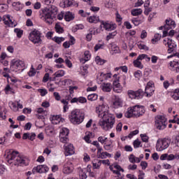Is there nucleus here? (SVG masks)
<instances>
[{
  "mask_svg": "<svg viewBox=\"0 0 179 179\" xmlns=\"http://www.w3.org/2000/svg\"><path fill=\"white\" fill-rule=\"evenodd\" d=\"M120 52H121V50L115 43L110 44V54L112 55H114L115 54H120Z\"/></svg>",
  "mask_w": 179,
  "mask_h": 179,
  "instance_id": "30",
  "label": "nucleus"
},
{
  "mask_svg": "<svg viewBox=\"0 0 179 179\" xmlns=\"http://www.w3.org/2000/svg\"><path fill=\"white\" fill-rule=\"evenodd\" d=\"M131 22L134 26H139V24L143 23V20H139V18H133Z\"/></svg>",
  "mask_w": 179,
  "mask_h": 179,
  "instance_id": "56",
  "label": "nucleus"
},
{
  "mask_svg": "<svg viewBox=\"0 0 179 179\" xmlns=\"http://www.w3.org/2000/svg\"><path fill=\"white\" fill-rule=\"evenodd\" d=\"M143 10L142 8H134L131 10V15L133 16H139V15H142Z\"/></svg>",
  "mask_w": 179,
  "mask_h": 179,
  "instance_id": "41",
  "label": "nucleus"
},
{
  "mask_svg": "<svg viewBox=\"0 0 179 179\" xmlns=\"http://www.w3.org/2000/svg\"><path fill=\"white\" fill-rule=\"evenodd\" d=\"M62 173L64 174H71L73 173V164L71 161H67L63 166Z\"/></svg>",
  "mask_w": 179,
  "mask_h": 179,
  "instance_id": "17",
  "label": "nucleus"
},
{
  "mask_svg": "<svg viewBox=\"0 0 179 179\" xmlns=\"http://www.w3.org/2000/svg\"><path fill=\"white\" fill-rule=\"evenodd\" d=\"M138 59H141V61H143V59H145L146 62H150V57H149L146 54H141L138 55Z\"/></svg>",
  "mask_w": 179,
  "mask_h": 179,
  "instance_id": "45",
  "label": "nucleus"
},
{
  "mask_svg": "<svg viewBox=\"0 0 179 179\" xmlns=\"http://www.w3.org/2000/svg\"><path fill=\"white\" fill-rule=\"evenodd\" d=\"M95 62L98 65H103V64H106V60L101 59L100 56H96L95 58Z\"/></svg>",
  "mask_w": 179,
  "mask_h": 179,
  "instance_id": "55",
  "label": "nucleus"
},
{
  "mask_svg": "<svg viewBox=\"0 0 179 179\" xmlns=\"http://www.w3.org/2000/svg\"><path fill=\"white\" fill-rule=\"evenodd\" d=\"M52 41H55V43H57V44H61V43L65 41V38L55 36L54 38H52Z\"/></svg>",
  "mask_w": 179,
  "mask_h": 179,
  "instance_id": "52",
  "label": "nucleus"
},
{
  "mask_svg": "<svg viewBox=\"0 0 179 179\" xmlns=\"http://www.w3.org/2000/svg\"><path fill=\"white\" fill-rule=\"evenodd\" d=\"M117 36V31H115L113 32L110 33L107 36H106V40L107 41L111 40V38H114Z\"/></svg>",
  "mask_w": 179,
  "mask_h": 179,
  "instance_id": "61",
  "label": "nucleus"
},
{
  "mask_svg": "<svg viewBox=\"0 0 179 179\" xmlns=\"http://www.w3.org/2000/svg\"><path fill=\"white\" fill-rule=\"evenodd\" d=\"M110 107L107 103H102L96 107V113L98 114L99 125L103 131H110L114 127L115 124V117L110 113Z\"/></svg>",
  "mask_w": 179,
  "mask_h": 179,
  "instance_id": "1",
  "label": "nucleus"
},
{
  "mask_svg": "<svg viewBox=\"0 0 179 179\" xmlns=\"http://www.w3.org/2000/svg\"><path fill=\"white\" fill-rule=\"evenodd\" d=\"M145 106L141 105H136L134 106H131L128 108L127 111L124 113V116L127 118H131V117H136L138 118V117H142L143 114H145Z\"/></svg>",
  "mask_w": 179,
  "mask_h": 179,
  "instance_id": "3",
  "label": "nucleus"
},
{
  "mask_svg": "<svg viewBox=\"0 0 179 179\" xmlns=\"http://www.w3.org/2000/svg\"><path fill=\"white\" fill-rule=\"evenodd\" d=\"M104 48V43H96L94 48L95 52H97L99 50H103Z\"/></svg>",
  "mask_w": 179,
  "mask_h": 179,
  "instance_id": "54",
  "label": "nucleus"
},
{
  "mask_svg": "<svg viewBox=\"0 0 179 179\" xmlns=\"http://www.w3.org/2000/svg\"><path fill=\"white\" fill-rule=\"evenodd\" d=\"M73 19H75V13L71 11H67L64 13V20L66 22H72Z\"/></svg>",
  "mask_w": 179,
  "mask_h": 179,
  "instance_id": "28",
  "label": "nucleus"
},
{
  "mask_svg": "<svg viewBox=\"0 0 179 179\" xmlns=\"http://www.w3.org/2000/svg\"><path fill=\"white\" fill-rule=\"evenodd\" d=\"M169 69L176 73H179V61L173 60L169 64Z\"/></svg>",
  "mask_w": 179,
  "mask_h": 179,
  "instance_id": "21",
  "label": "nucleus"
},
{
  "mask_svg": "<svg viewBox=\"0 0 179 179\" xmlns=\"http://www.w3.org/2000/svg\"><path fill=\"white\" fill-rule=\"evenodd\" d=\"M36 73H37V70L34 69L33 65L31 66L29 71H28V76L30 78H33V76H36Z\"/></svg>",
  "mask_w": 179,
  "mask_h": 179,
  "instance_id": "40",
  "label": "nucleus"
},
{
  "mask_svg": "<svg viewBox=\"0 0 179 179\" xmlns=\"http://www.w3.org/2000/svg\"><path fill=\"white\" fill-rule=\"evenodd\" d=\"M87 20L89 22V23H97L99 21V17L96 15L90 16L87 18Z\"/></svg>",
  "mask_w": 179,
  "mask_h": 179,
  "instance_id": "43",
  "label": "nucleus"
},
{
  "mask_svg": "<svg viewBox=\"0 0 179 179\" xmlns=\"http://www.w3.org/2000/svg\"><path fill=\"white\" fill-rule=\"evenodd\" d=\"M4 92L6 93V94H9L10 93H13V89H12L10 87V85H7L4 89Z\"/></svg>",
  "mask_w": 179,
  "mask_h": 179,
  "instance_id": "60",
  "label": "nucleus"
},
{
  "mask_svg": "<svg viewBox=\"0 0 179 179\" xmlns=\"http://www.w3.org/2000/svg\"><path fill=\"white\" fill-rule=\"evenodd\" d=\"M98 142L101 143V145H104L108 142V138L105 136H101L98 138Z\"/></svg>",
  "mask_w": 179,
  "mask_h": 179,
  "instance_id": "47",
  "label": "nucleus"
},
{
  "mask_svg": "<svg viewBox=\"0 0 179 179\" xmlns=\"http://www.w3.org/2000/svg\"><path fill=\"white\" fill-rule=\"evenodd\" d=\"M14 32L17 34V37H18V38H21L22 36H23V30L19 28H15L14 29Z\"/></svg>",
  "mask_w": 179,
  "mask_h": 179,
  "instance_id": "57",
  "label": "nucleus"
},
{
  "mask_svg": "<svg viewBox=\"0 0 179 179\" xmlns=\"http://www.w3.org/2000/svg\"><path fill=\"white\" fill-rule=\"evenodd\" d=\"M87 99L90 101H96L99 99V95L97 94H91L87 96Z\"/></svg>",
  "mask_w": 179,
  "mask_h": 179,
  "instance_id": "48",
  "label": "nucleus"
},
{
  "mask_svg": "<svg viewBox=\"0 0 179 179\" xmlns=\"http://www.w3.org/2000/svg\"><path fill=\"white\" fill-rule=\"evenodd\" d=\"M141 61L142 60H141V59H139V56H138L137 59L133 62L134 66L139 69H143V64H142Z\"/></svg>",
  "mask_w": 179,
  "mask_h": 179,
  "instance_id": "35",
  "label": "nucleus"
},
{
  "mask_svg": "<svg viewBox=\"0 0 179 179\" xmlns=\"http://www.w3.org/2000/svg\"><path fill=\"white\" fill-rule=\"evenodd\" d=\"M39 16L41 20L45 22L48 24H52L54 22V16H52V11L48 8H45L39 11Z\"/></svg>",
  "mask_w": 179,
  "mask_h": 179,
  "instance_id": "5",
  "label": "nucleus"
},
{
  "mask_svg": "<svg viewBox=\"0 0 179 179\" xmlns=\"http://www.w3.org/2000/svg\"><path fill=\"white\" fill-rule=\"evenodd\" d=\"M55 62L57 64H55V68H57L58 69H64L65 68V66H64V62H65V60L62 59V57H59L58 59H56L55 60Z\"/></svg>",
  "mask_w": 179,
  "mask_h": 179,
  "instance_id": "31",
  "label": "nucleus"
},
{
  "mask_svg": "<svg viewBox=\"0 0 179 179\" xmlns=\"http://www.w3.org/2000/svg\"><path fill=\"white\" fill-rule=\"evenodd\" d=\"M155 83L153 81H149L145 88V94L146 97H152L153 93H155Z\"/></svg>",
  "mask_w": 179,
  "mask_h": 179,
  "instance_id": "14",
  "label": "nucleus"
},
{
  "mask_svg": "<svg viewBox=\"0 0 179 179\" xmlns=\"http://www.w3.org/2000/svg\"><path fill=\"white\" fill-rule=\"evenodd\" d=\"M3 24L6 27H16L17 26V22L13 20V17L9 14L3 15Z\"/></svg>",
  "mask_w": 179,
  "mask_h": 179,
  "instance_id": "12",
  "label": "nucleus"
},
{
  "mask_svg": "<svg viewBox=\"0 0 179 179\" xmlns=\"http://www.w3.org/2000/svg\"><path fill=\"white\" fill-rule=\"evenodd\" d=\"M171 97L173 100H175V101L179 100V88H176L171 92Z\"/></svg>",
  "mask_w": 179,
  "mask_h": 179,
  "instance_id": "33",
  "label": "nucleus"
},
{
  "mask_svg": "<svg viewBox=\"0 0 179 179\" xmlns=\"http://www.w3.org/2000/svg\"><path fill=\"white\" fill-rule=\"evenodd\" d=\"M100 167H101V162L100 159H96L92 161V168L95 170H100Z\"/></svg>",
  "mask_w": 179,
  "mask_h": 179,
  "instance_id": "36",
  "label": "nucleus"
},
{
  "mask_svg": "<svg viewBox=\"0 0 179 179\" xmlns=\"http://www.w3.org/2000/svg\"><path fill=\"white\" fill-rule=\"evenodd\" d=\"M92 138H93V134L91 132H88V133H86L83 139L87 143H92V140L90 139Z\"/></svg>",
  "mask_w": 179,
  "mask_h": 179,
  "instance_id": "39",
  "label": "nucleus"
},
{
  "mask_svg": "<svg viewBox=\"0 0 179 179\" xmlns=\"http://www.w3.org/2000/svg\"><path fill=\"white\" fill-rule=\"evenodd\" d=\"M8 104H9L10 108L13 111H15V113L19 111V109L23 108V104L20 103V100L15 101V102L10 101Z\"/></svg>",
  "mask_w": 179,
  "mask_h": 179,
  "instance_id": "18",
  "label": "nucleus"
},
{
  "mask_svg": "<svg viewBox=\"0 0 179 179\" xmlns=\"http://www.w3.org/2000/svg\"><path fill=\"white\" fill-rule=\"evenodd\" d=\"M164 45L168 48L169 54H171V52H174L177 51V43L173 39L170 38H164L162 41Z\"/></svg>",
  "mask_w": 179,
  "mask_h": 179,
  "instance_id": "7",
  "label": "nucleus"
},
{
  "mask_svg": "<svg viewBox=\"0 0 179 179\" xmlns=\"http://www.w3.org/2000/svg\"><path fill=\"white\" fill-rule=\"evenodd\" d=\"M101 26L107 31H112V30H115V29H117L116 24L110 21H103Z\"/></svg>",
  "mask_w": 179,
  "mask_h": 179,
  "instance_id": "15",
  "label": "nucleus"
},
{
  "mask_svg": "<svg viewBox=\"0 0 179 179\" xmlns=\"http://www.w3.org/2000/svg\"><path fill=\"white\" fill-rule=\"evenodd\" d=\"M109 169L110 171H113V174H116V176H118L119 177L121 176V171L122 173H124V169L117 163L110 166Z\"/></svg>",
  "mask_w": 179,
  "mask_h": 179,
  "instance_id": "16",
  "label": "nucleus"
},
{
  "mask_svg": "<svg viewBox=\"0 0 179 179\" xmlns=\"http://www.w3.org/2000/svg\"><path fill=\"white\" fill-rule=\"evenodd\" d=\"M50 168L47 166V165H38L36 167L32 169V172L34 173H39L40 174H43L44 173H48Z\"/></svg>",
  "mask_w": 179,
  "mask_h": 179,
  "instance_id": "19",
  "label": "nucleus"
},
{
  "mask_svg": "<svg viewBox=\"0 0 179 179\" xmlns=\"http://www.w3.org/2000/svg\"><path fill=\"white\" fill-rule=\"evenodd\" d=\"M138 134H139V130H138V129L131 131L129 133V134L128 135L129 139H132V138H134V136H135V135H138Z\"/></svg>",
  "mask_w": 179,
  "mask_h": 179,
  "instance_id": "62",
  "label": "nucleus"
},
{
  "mask_svg": "<svg viewBox=\"0 0 179 179\" xmlns=\"http://www.w3.org/2000/svg\"><path fill=\"white\" fill-rule=\"evenodd\" d=\"M10 69L15 72H17V71L23 72L24 69H27V64L24 60H14L11 63Z\"/></svg>",
  "mask_w": 179,
  "mask_h": 179,
  "instance_id": "6",
  "label": "nucleus"
},
{
  "mask_svg": "<svg viewBox=\"0 0 179 179\" xmlns=\"http://www.w3.org/2000/svg\"><path fill=\"white\" fill-rule=\"evenodd\" d=\"M80 75H82V76H86V75L87 73H89V71H87V66H83L81 67V70H80Z\"/></svg>",
  "mask_w": 179,
  "mask_h": 179,
  "instance_id": "58",
  "label": "nucleus"
},
{
  "mask_svg": "<svg viewBox=\"0 0 179 179\" xmlns=\"http://www.w3.org/2000/svg\"><path fill=\"white\" fill-rule=\"evenodd\" d=\"M101 90L105 92H110L113 90V85L110 83H103L101 85Z\"/></svg>",
  "mask_w": 179,
  "mask_h": 179,
  "instance_id": "29",
  "label": "nucleus"
},
{
  "mask_svg": "<svg viewBox=\"0 0 179 179\" xmlns=\"http://www.w3.org/2000/svg\"><path fill=\"white\" fill-rule=\"evenodd\" d=\"M59 139L62 143H68L69 141V129L62 127L59 131Z\"/></svg>",
  "mask_w": 179,
  "mask_h": 179,
  "instance_id": "11",
  "label": "nucleus"
},
{
  "mask_svg": "<svg viewBox=\"0 0 179 179\" xmlns=\"http://www.w3.org/2000/svg\"><path fill=\"white\" fill-rule=\"evenodd\" d=\"M50 120L54 125H58L60 122H62V117L59 115H52L50 117Z\"/></svg>",
  "mask_w": 179,
  "mask_h": 179,
  "instance_id": "24",
  "label": "nucleus"
},
{
  "mask_svg": "<svg viewBox=\"0 0 179 179\" xmlns=\"http://www.w3.org/2000/svg\"><path fill=\"white\" fill-rule=\"evenodd\" d=\"M5 156L8 164L14 166H29V158L23 155H19V153L12 150H6Z\"/></svg>",
  "mask_w": 179,
  "mask_h": 179,
  "instance_id": "2",
  "label": "nucleus"
},
{
  "mask_svg": "<svg viewBox=\"0 0 179 179\" xmlns=\"http://www.w3.org/2000/svg\"><path fill=\"white\" fill-rule=\"evenodd\" d=\"M171 141L167 138H159L156 143V149L157 152H163L170 146Z\"/></svg>",
  "mask_w": 179,
  "mask_h": 179,
  "instance_id": "8",
  "label": "nucleus"
},
{
  "mask_svg": "<svg viewBox=\"0 0 179 179\" xmlns=\"http://www.w3.org/2000/svg\"><path fill=\"white\" fill-rule=\"evenodd\" d=\"M97 82L98 83H101V82H103V80H106V78H104V73L100 72L98 73L96 76Z\"/></svg>",
  "mask_w": 179,
  "mask_h": 179,
  "instance_id": "46",
  "label": "nucleus"
},
{
  "mask_svg": "<svg viewBox=\"0 0 179 179\" xmlns=\"http://www.w3.org/2000/svg\"><path fill=\"white\" fill-rule=\"evenodd\" d=\"M178 160L179 159V154H168V162H171L173 160Z\"/></svg>",
  "mask_w": 179,
  "mask_h": 179,
  "instance_id": "44",
  "label": "nucleus"
},
{
  "mask_svg": "<svg viewBox=\"0 0 179 179\" xmlns=\"http://www.w3.org/2000/svg\"><path fill=\"white\" fill-rule=\"evenodd\" d=\"M38 93H40V94H41V96H42V97H44V96H45L46 94H48V91H47V90H45V88L38 89Z\"/></svg>",
  "mask_w": 179,
  "mask_h": 179,
  "instance_id": "63",
  "label": "nucleus"
},
{
  "mask_svg": "<svg viewBox=\"0 0 179 179\" xmlns=\"http://www.w3.org/2000/svg\"><path fill=\"white\" fill-rule=\"evenodd\" d=\"M71 103H77V104H85V103H87V99L85 96H80V97H74L71 100Z\"/></svg>",
  "mask_w": 179,
  "mask_h": 179,
  "instance_id": "25",
  "label": "nucleus"
},
{
  "mask_svg": "<svg viewBox=\"0 0 179 179\" xmlns=\"http://www.w3.org/2000/svg\"><path fill=\"white\" fill-rule=\"evenodd\" d=\"M66 5L67 8H69V6H78V3L74 0H66Z\"/></svg>",
  "mask_w": 179,
  "mask_h": 179,
  "instance_id": "51",
  "label": "nucleus"
},
{
  "mask_svg": "<svg viewBox=\"0 0 179 179\" xmlns=\"http://www.w3.org/2000/svg\"><path fill=\"white\" fill-rule=\"evenodd\" d=\"M55 29L56 30V32L59 34H62V33H64V27H62V26L59 23H57L55 24Z\"/></svg>",
  "mask_w": 179,
  "mask_h": 179,
  "instance_id": "42",
  "label": "nucleus"
},
{
  "mask_svg": "<svg viewBox=\"0 0 179 179\" xmlns=\"http://www.w3.org/2000/svg\"><path fill=\"white\" fill-rule=\"evenodd\" d=\"M127 94L129 99H131V100L134 99H137V100H139V99H142V97H143L145 92H143V90H138L137 91L130 90L127 92Z\"/></svg>",
  "mask_w": 179,
  "mask_h": 179,
  "instance_id": "13",
  "label": "nucleus"
},
{
  "mask_svg": "<svg viewBox=\"0 0 179 179\" xmlns=\"http://www.w3.org/2000/svg\"><path fill=\"white\" fill-rule=\"evenodd\" d=\"M176 22L171 18L166 20V24L164 25V30H171V29H176Z\"/></svg>",
  "mask_w": 179,
  "mask_h": 179,
  "instance_id": "22",
  "label": "nucleus"
},
{
  "mask_svg": "<svg viewBox=\"0 0 179 179\" xmlns=\"http://www.w3.org/2000/svg\"><path fill=\"white\" fill-rule=\"evenodd\" d=\"M64 148L65 150V156H72V155L75 154V148L73 147V145L71 143L65 144Z\"/></svg>",
  "mask_w": 179,
  "mask_h": 179,
  "instance_id": "20",
  "label": "nucleus"
},
{
  "mask_svg": "<svg viewBox=\"0 0 179 179\" xmlns=\"http://www.w3.org/2000/svg\"><path fill=\"white\" fill-rule=\"evenodd\" d=\"M78 171H79L80 179H86V178H87V175L86 174V173H85V171L83 169L80 168V169H78Z\"/></svg>",
  "mask_w": 179,
  "mask_h": 179,
  "instance_id": "49",
  "label": "nucleus"
},
{
  "mask_svg": "<svg viewBox=\"0 0 179 179\" xmlns=\"http://www.w3.org/2000/svg\"><path fill=\"white\" fill-rule=\"evenodd\" d=\"M96 156L98 159H107V157H109V158L112 157L111 154L107 152H103V148L97 150Z\"/></svg>",
  "mask_w": 179,
  "mask_h": 179,
  "instance_id": "23",
  "label": "nucleus"
},
{
  "mask_svg": "<svg viewBox=\"0 0 179 179\" xmlns=\"http://www.w3.org/2000/svg\"><path fill=\"white\" fill-rule=\"evenodd\" d=\"M174 34H176V31H174L173 29H171V31H169V30L164 29L163 31L162 37H167V36H169V37H173Z\"/></svg>",
  "mask_w": 179,
  "mask_h": 179,
  "instance_id": "37",
  "label": "nucleus"
},
{
  "mask_svg": "<svg viewBox=\"0 0 179 179\" xmlns=\"http://www.w3.org/2000/svg\"><path fill=\"white\" fill-rule=\"evenodd\" d=\"M64 75H65V71L59 70L53 74V76H54L53 80H55L57 78H62V76H64Z\"/></svg>",
  "mask_w": 179,
  "mask_h": 179,
  "instance_id": "38",
  "label": "nucleus"
},
{
  "mask_svg": "<svg viewBox=\"0 0 179 179\" xmlns=\"http://www.w3.org/2000/svg\"><path fill=\"white\" fill-rule=\"evenodd\" d=\"M113 148L114 145H113V140H110L108 142L103 144V149L108 152H111Z\"/></svg>",
  "mask_w": 179,
  "mask_h": 179,
  "instance_id": "32",
  "label": "nucleus"
},
{
  "mask_svg": "<svg viewBox=\"0 0 179 179\" xmlns=\"http://www.w3.org/2000/svg\"><path fill=\"white\" fill-rule=\"evenodd\" d=\"M105 6L108 8H113V6H114V3L113 2V0H106L105 2Z\"/></svg>",
  "mask_w": 179,
  "mask_h": 179,
  "instance_id": "59",
  "label": "nucleus"
},
{
  "mask_svg": "<svg viewBox=\"0 0 179 179\" xmlns=\"http://www.w3.org/2000/svg\"><path fill=\"white\" fill-rule=\"evenodd\" d=\"M155 127L157 129H165L167 127V119L164 115H159L155 117Z\"/></svg>",
  "mask_w": 179,
  "mask_h": 179,
  "instance_id": "10",
  "label": "nucleus"
},
{
  "mask_svg": "<svg viewBox=\"0 0 179 179\" xmlns=\"http://www.w3.org/2000/svg\"><path fill=\"white\" fill-rule=\"evenodd\" d=\"M12 6L15 10H22L23 9L24 5L20 1L13 2Z\"/></svg>",
  "mask_w": 179,
  "mask_h": 179,
  "instance_id": "34",
  "label": "nucleus"
},
{
  "mask_svg": "<svg viewBox=\"0 0 179 179\" xmlns=\"http://www.w3.org/2000/svg\"><path fill=\"white\" fill-rule=\"evenodd\" d=\"M29 40L34 44H40L41 43V32L37 29H34L29 33Z\"/></svg>",
  "mask_w": 179,
  "mask_h": 179,
  "instance_id": "9",
  "label": "nucleus"
},
{
  "mask_svg": "<svg viewBox=\"0 0 179 179\" xmlns=\"http://www.w3.org/2000/svg\"><path fill=\"white\" fill-rule=\"evenodd\" d=\"M173 143L179 148V134L174 137Z\"/></svg>",
  "mask_w": 179,
  "mask_h": 179,
  "instance_id": "64",
  "label": "nucleus"
},
{
  "mask_svg": "<svg viewBox=\"0 0 179 179\" xmlns=\"http://www.w3.org/2000/svg\"><path fill=\"white\" fill-rule=\"evenodd\" d=\"M122 99H121L120 97L115 96V100L113 102V108H120L122 106Z\"/></svg>",
  "mask_w": 179,
  "mask_h": 179,
  "instance_id": "27",
  "label": "nucleus"
},
{
  "mask_svg": "<svg viewBox=\"0 0 179 179\" xmlns=\"http://www.w3.org/2000/svg\"><path fill=\"white\" fill-rule=\"evenodd\" d=\"M69 120L73 125H79L85 120V113L80 109L71 111L69 116Z\"/></svg>",
  "mask_w": 179,
  "mask_h": 179,
  "instance_id": "4",
  "label": "nucleus"
},
{
  "mask_svg": "<svg viewBox=\"0 0 179 179\" xmlns=\"http://www.w3.org/2000/svg\"><path fill=\"white\" fill-rule=\"evenodd\" d=\"M137 45L139 50H144V51H149V47L142 43L141 42H138Z\"/></svg>",
  "mask_w": 179,
  "mask_h": 179,
  "instance_id": "53",
  "label": "nucleus"
},
{
  "mask_svg": "<svg viewBox=\"0 0 179 179\" xmlns=\"http://www.w3.org/2000/svg\"><path fill=\"white\" fill-rule=\"evenodd\" d=\"M90 58H92V54H90L89 50H86L84 52V62H87V61H90Z\"/></svg>",
  "mask_w": 179,
  "mask_h": 179,
  "instance_id": "50",
  "label": "nucleus"
},
{
  "mask_svg": "<svg viewBox=\"0 0 179 179\" xmlns=\"http://www.w3.org/2000/svg\"><path fill=\"white\" fill-rule=\"evenodd\" d=\"M113 92H115V93L122 92V85H121V83H120V82L113 81Z\"/></svg>",
  "mask_w": 179,
  "mask_h": 179,
  "instance_id": "26",
  "label": "nucleus"
}]
</instances>
